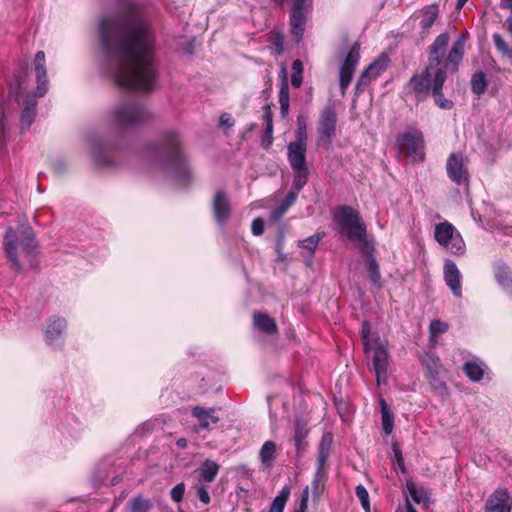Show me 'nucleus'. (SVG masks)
I'll list each match as a JSON object with an SVG mask.
<instances>
[{
  "instance_id": "nucleus-1",
  "label": "nucleus",
  "mask_w": 512,
  "mask_h": 512,
  "mask_svg": "<svg viewBox=\"0 0 512 512\" xmlns=\"http://www.w3.org/2000/svg\"><path fill=\"white\" fill-rule=\"evenodd\" d=\"M101 70L121 88L151 90L157 78L155 32L145 11L105 15L99 24Z\"/></svg>"
},
{
  "instance_id": "nucleus-2",
  "label": "nucleus",
  "mask_w": 512,
  "mask_h": 512,
  "mask_svg": "<svg viewBox=\"0 0 512 512\" xmlns=\"http://www.w3.org/2000/svg\"><path fill=\"white\" fill-rule=\"evenodd\" d=\"M449 42V35L442 33L434 40L430 46L429 64L420 74L414 75L409 83L408 88L418 97H426L433 92L434 76L437 71H443L440 67L442 64L451 72L458 69L462 61L465 47V38L459 37L452 45L447 57L443 59Z\"/></svg>"
},
{
  "instance_id": "nucleus-3",
  "label": "nucleus",
  "mask_w": 512,
  "mask_h": 512,
  "mask_svg": "<svg viewBox=\"0 0 512 512\" xmlns=\"http://www.w3.org/2000/svg\"><path fill=\"white\" fill-rule=\"evenodd\" d=\"M155 154L157 166L169 177L180 185L190 183L192 172L180 150V139L177 133L173 131L165 133Z\"/></svg>"
},
{
  "instance_id": "nucleus-4",
  "label": "nucleus",
  "mask_w": 512,
  "mask_h": 512,
  "mask_svg": "<svg viewBox=\"0 0 512 512\" xmlns=\"http://www.w3.org/2000/svg\"><path fill=\"white\" fill-rule=\"evenodd\" d=\"M108 117L118 128L128 129L147 122L150 113L143 103L133 99H122L111 107Z\"/></svg>"
},
{
  "instance_id": "nucleus-5",
  "label": "nucleus",
  "mask_w": 512,
  "mask_h": 512,
  "mask_svg": "<svg viewBox=\"0 0 512 512\" xmlns=\"http://www.w3.org/2000/svg\"><path fill=\"white\" fill-rule=\"evenodd\" d=\"M334 218L349 241L358 242L362 249H374V242L368 239L366 226L357 210L349 206H341Z\"/></svg>"
},
{
  "instance_id": "nucleus-6",
  "label": "nucleus",
  "mask_w": 512,
  "mask_h": 512,
  "mask_svg": "<svg viewBox=\"0 0 512 512\" xmlns=\"http://www.w3.org/2000/svg\"><path fill=\"white\" fill-rule=\"evenodd\" d=\"M434 238L439 245L455 256H463L466 252V245L460 232L448 221L435 225Z\"/></svg>"
},
{
  "instance_id": "nucleus-7",
  "label": "nucleus",
  "mask_w": 512,
  "mask_h": 512,
  "mask_svg": "<svg viewBox=\"0 0 512 512\" xmlns=\"http://www.w3.org/2000/svg\"><path fill=\"white\" fill-rule=\"evenodd\" d=\"M400 153L411 158L413 161L424 159L423 134L418 130L404 132L397 141Z\"/></svg>"
},
{
  "instance_id": "nucleus-8",
  "label": "nucleus",
  "mask_w": 512,
  "mask_h": 512,
  "mask_svg": "<svg viewBox=\"0 0 512 512\" xmlns=\"http://www.w3.org/2000/svg\"><path fill=\"white\" fill-rule=\"evenodd\" d=\"M66 330L67 321L65 318L55 315L49 317L43 327V335L46 344L54 349L63 348Z\"/></svg>"
},
{
  "instance_id": "nucleus-9",
  "label": "nucleus",
  "mask_w": 512,
  "mask_h": 512,
  "mask_svg": "<svg viewBox=\"0 0 512 512\" xmlns=\"http://www.w3.org/2000/svg\"><path fill=\"white\" fill-rule=\"evenodd\" d=\"M360 60V46L358 43H355L344 60L341 63L339 70V85L342 94H345L347 88L349 87L356 67L359 64Z\"/></svg>"
},
{
  "instance_id": "nucleus-10",
  "label": "nucleus",
  "mask_w": 512,
  "mask_h": 512,
  "mask_svg": "<svg viewBox=\"0 0 512 512\" xmlns=\"http://www.w3.org/2000/svg\"><path fill=\"white\" fill-rule=\"evenodd\" d=\"M368 352L373 353V368L376 374L377 384L385 383L389 367V354L386 346L379 337H376L373 338L372 349Z\"/></svg>"
},
{
  "instance_id": "nucleus-11",
  "label": "nucleus",
  "mask_w": 512,
  "mask_h": 512,
  "mask_svg": "<svg viewBox=\"0 0 512 512\" xmlns=\"http://www.w3.org/2000/svg\"><path fill=\"white\" fill-rule=\"evenodd\" d=\"M446 172L449 179L457 184H467L469 172L463 155L459 152L451 153L446 161Z\"/></svg>"
},
{
  "instance_id": "nucleus-12",
  "label": "nucleus",
  "mask_w": 512,
  "mask_h": 512,
  "mask_svg": "<svg viewBox=\"0 0 512 512\" xmlns=\"http://www.w3.org/2000/svg\"><path fill=\"white\" fill-rule=\"evenodd\" d=\"M389 59L386 55H380L359 76L356 90L362 91L371 81L377 79L388 68Z\"/></svg>"
},
{
  "instance_id": "nucleus-13",
  "label": "nucleus",
  "mask_w": 512,
  "mask_h": 512,
  "mask_svg": "<svg viewBox=\"0 0 512 512\" xmlns=\"http://www.w3.org/2000/svg\"><path fill=\"white\" fill-rule=\"evenodd\" d=\"M337 116L334 108H325L319 118L318 143H330L336 132Z\"/></svg>"
},
{
  "instance_id": "nucleus-14",
  "label": "nucleus",
  "mask_w": 512,
  "mask_h": 512,
  "mask_svg": "<svg viewBox=\"0 0 512 512\" xmlns=\"http://www.w3.org/2000/svg\"><path fill=\"white\" fill-rule=\"evenodd\" d=\"M443 277L452 294L457 298L462 297V275L457 265L450 259L444 260Z\"/></svg>"
},
{
  "instance_id": "nucleus-15",
  "label": "nucleus",
  "mask_w": 512,
  "mask_h": 512,
  "mask_svg": "<svg viewBox=\"0 0 512 512\" xmlns=\"http://www.w3.org/2000/svg\"><path fill=\"white\" fill-rule=\"evenodd\" d=\"M512 497L505 489H496L485 503V512H511Z\"/></svg>"
},
{
  "instance_id": "nucleus-16",
  "label": "nucleus",
  "mask_w": 512,
  "mask_h": 512,
  "mask_svg": "<svg viewBox=\"0 0 512 512\" xmlns=\"http://www.w3.org/2000/svg\"><path fill=\"white\" fill-rule=\"evenodd\" d=\"M37 87L35 96L43 97L48 91L46 59L43 51H38L34 58Z\"/></svg>"
},
{
  "instance_id": "nucleus-17",
  "label": "nucleus",
  "mask_w": 512,
  "mask_h": 512,
  "mask_svg": "<svg viewBox=\"0 0 512 512\" xmlns=\"http://www.w3.org/2000/svg\"><path fill=\"white\" fill-rule=\"evenodd\" d=\"M332 441H333V436L331 433H324L322 435V438H321L319 446H318L317 471H316V478L314 481L316 485L318 483L319 478L322 477V475L324 473L325 465H326L327 459L330 455Z\"/></svg>"
},
{
  "instance_id": "nucleus-18",
  "label": "nucleus",
  "mask_w": 512,
  "mask_h": 512,
  "mask_svg": "<svg viewBox=\"0 0 512 512\" xmlns=\"http://www.w3.org/2000/svg\"><path fill=\"white\" fill-rule=\"evenodd\" d=\"M307 143L291 142L287 146V158L292 170L307 167L306 165Z\"/></svg>"
},
{
  "instance_id": "nucleus-19",
  "label": "nucleus",
  "mask_w": 512,
  "mask_h": 512,
  "mask_svg": "<svg viewBox=\"0 0 512 512\" xmlns=\"http://www.w3.org/2000/svg\"><path fill=\"white\" fill-rule=\"evenodd\" d=\"M4 247L11 267L16 271H21L22 266L17 257L18 238L12 228H8L5 233Z\"/></svg>"
},
{
  "instance_id": "nucleus-20",
  "label": "nucleus",
  "mask_w": 512,
  "mask_h": 512,
  "mask_svg": "<svg viewBox=\"0 0 512 512\" xmlns=\"http://www.w3.org/2000/svg\"><path fill=\"white\" fill-rule=\"evenodd\" d=\"M230 203L223 191H217L213 199V212L216 221L223 224L230 215Z\"/></svg>"
},
{
  "instance_id": "nucleus-21",
  "label": "nucleus",
  "mask_w": 512,
  "mask_h": 512,
  "mask_svg": "<svg viewBox=\"0 0 512 512\" xmlns=\"http://www.w3.org/2000/svg\"><path fill=\"white\" fill-rule=\"evenodd\" d=\"M191 413L192 416L197 419L199 429H210L212 425H215L219 421V416L216 415L214 408L205 409L196 406L192 409Z\"/></svg>"
},
{
  "instance_id": "nucleus-22",
  "label": "nucleus",
  "mask_w": 512,
  "mask_h": 512,
  "mask_svg": "<svg viewBox=\"0 0 512 512\" xmlns=\"http://www.w3.org/2000/svg\"><path fill=\"white\" fill-rule=\"evenodd\" d=\"M493 269L497 283L502 287L506 294L512 296V273L509 267L500 261L494 265Z\"/></svg>"
},
{
  "instance_id": "nucleus-23",
  "label": "nucleus",
  "mask_w": 512,
  "mask_h": 512,
  "mask_svg": "<svg viewBox=\"0 0 512 512\" xmlns=\"http://www.w3.org/2000/svg\"><path fill=\"white\" fill-rule=\"evenodd\" d=\"M446 80V74L444 71H437L434 76V85L432 95L434 97L435 103L442 109H451L453 107V103L450 100L444 98L442 93V87Z\"/></svg>"
},
{
  "instance_id": "nucleus-24",
  "label": "nucleus",
  "mask_w": 512,
  "mask_h": 512,
  "mask_svg": "<svg viewBox=\"0 0 512 512\" xmlns=\"http://www.w3.org/2000/svg\"><path fill=\"white\" fill-rule=\"evenodd\" d=\"M364 253V260L367 266V272L370 281L376 288L381 287V273L377 260L373 256L374 249H362Z\"/></svg>"
},
{
  "instance_id": "nucleus-25",
  "label": "nucleus",
  "mask_w": 512,
  "mask_h": 512,
  "mask_svg": "<svg viewBox=\"0 0 512 512\" xmlns=\"http://www.w3.org/2000/svg\"><path fill=\"white\" fill-rule=\"evenodd\" d=\"M36 116V100L32 96H27L24 102V108L20 117V128L26 131L34 122Z\"/></svg>"
},
{
  "instance_id": "nucleus-26",
  "label": "nucleus",
  "mask_w": 512,
  "mask_h": 512,
  "mask_svg": "<svg viewBox=\"0 0 512 512\" xmlns=\"http://www.w3.org/2000/svg\"><path fill=\"white\" fill-rule=\"evenodd\" d=\"M282 79L279 91V104L282 116H286L290 107L289 84L285 67L282 68Z\"/></svg>"
},
{
  "instance_id": "nucleus-27",
  "label": "nucleus",
  "mask_w": 512,
  "mask_h": 512,
  "mask_svg": "<svg viewBox=\"0 0 512 512\" xmlns=\"http://www.w3.org/2000/svg\"><path fill=\"white\" fill-rule=\"evenodd\" d=\"M439 16V9L436 5H429L424 7L420 11L419 17L420 20V27L423 31L427 32L435 23Z\"/></svg>"
},
{
  "instance_id": "nucleus-28",
  "label": "nucleus",
  "mask_w": 512,
  "mask_h": 512,
  "mask_svg": "<svg viewBox=\"0 0 512 512\" xmlns=\"http://www.w3.org/2000/svg\"><path fill=\"white\" fill-rule=\"evenodd\" d=\"M254 326L266 334L277 332V325L273 318L265 313H255L253 317Z\"/></svg>"
},
{
  "instance_id": "nucleus-29",
  "label": "nucleus",
  "mask_w": 512,
  "mask_h": 512,
  "mask_svg": "<svg viewBox=\"0 0 512 512\" xmlns=\"http://www.w3.org/2000/svg\"><path fill=\"white\" fill-rule=\"evenodd\" d=\"M296 199L297 191H290L284 200L271 211L270 218L274 221L280 220L287 210L295 203Z\"/></svg>"
},
{
  "instance_id": "nucleus-30",
  "label": "nucleus",
  "mask_w": 512,
  "mask_h": 512,
  "mask_svg": "<svg viewBox=\"0 0 512 512\" xmlns=\"http://www.w3.org/2000/svg\"><path fill=\"white\" fill-rule=\"evenodd\" d=\"M276 457V444L273 441H266L259 451V459L264 468H270Z\"/></svg>"
},
{
  "instance_id": "nucleus-31",
  "label": "nucleus",
  "mask_w": 512,
  "mask_h": 512,
  "mask_svg": "<svg viewBox=\"0 0 512 512\" xmlns=\"http://www.w3.org/2000/svg\"><path fill=\"white\" fill-rule=\"evenodd\" d=\"M464 372L467 377L474 382H478L483 378L484 365L481 361L470 360L464 364Z\"/></svg>"
},
{
  "instance_id": "nucleus-32",
  "label": "nucleus",
  "mask_w": 512,
  "mask_h": 512,
  "mask_svg": "<svg viewBox=\"0 0 512 512\" xmlns=\"http://www.w3.org/2000/svg\"><path fill=\"white\" fill-rule=\"evenodd\" d=\"M218 471L219 465L216 462L212 460H205L199 468L200 478L201 480L210 483L215 479Z\"/></svg>"
},
{
  "instance_id": "nucleus-33",
  "label": "nucleus",
  "mask_w": 512,
  "mask_h": 512,
  "mask_svg": "<svg viewBox=\"0 0 512 512\" xmlns=\"http://www.w3.org/2000/svg\"><path fill=\"white\" fill-rule=\"evenodd\" d=\"M20 244L28 256H32L37 253L38 245L30 228H27L22 232Z\"/></svg>"
},
{
  "instance_id": "nucleus-34",
  "label": "nucleus",
  "mask_w": 512,
  "mask_h": 512,
  "mask_svg": "<svg viewBox=\"0 0 512 512\" xmlns=\"http://www.w3.org/2000/svg\"><path fill=\"white\" fill-rule=\"evenodd\" d=\"M421 362L426 368L427 377L434 379L439 372V359L432 353H425L421 357Z\"/></svg>"
},
{
  "instance_id": "nucleus-35",
  "label": "nucleus",
  "mask_w": 512,
  "mask_h": 512,
  "mask_svg": "<svg viewBox=\"0 0 512 512\" xmlns=\"http://www.w3.org/2000/svg\"><path fill=\"white\" fill-rule=\"evenodd\" d=\"M151 508V500L141 496L133 497L128 502L129 512H148Z\"/></svg>"
},
{
  "instance_id": "nucleus-36",
  "label": "nucleus",
  "mask_w": 512,
  "mask_h": 512,
  "mask_svg": "<svg viewBox=\"0 0 512 512\" xmlns=\"http://www.w3.org/2000/svg\"><path fill=\"white\" fill-rule=\"evenodd\" d=\"M294 179H293V190L297 191V194L303 189L308 181L309 171L307 167L296 168L293 170Z\"/></svg>"
},
{
  "instance_id": "nucleus-37",
  "label": "nucleus",
  "mask_w": 512,
  "mask_h": 512,
  "mask_svg": "<svg viewBox=\"0 0 512 512\" xmlns=\"http://www.w3.org/2000/svg\"><path fill=\"white\" fill-rule=\"evenodd\" d=\"M306 424L301 420H297L294 428V444L297 450H300L303 446V441L307 436Z\"/></svg>"
},
{
  "instance_id": "nucleus-38",
  "label": "nucleus",
  "mask_w": 512,
  "mask_h": 512,
  "mask_svg": "<svg viewBox=\"0 0 512 512\" xmlns=\"http://www.w3.org/2000/svg\"><path fill=\"white\" fill-rule=\"evenodd\" d=\"M303 63L301 60H294L292 63L291 85L299 88L303 82Z\"/></svg>"
},
{
  "instance_id": "nucleus-39",
  "label": "nucleus",
  "mask_w": 512,
  "mask_h": 512,
  "mask_svg": "<svg viewBox=\"0 0 512 512\" xmlns=\"http://www.w3.org/2000/svg\"><path fill=\"white\" fill-rule=\"evenodd\" d=\"M487 86L486 77L483 72L475 73L471 79V89L473 93L481 95Z\"/></svg>"
},
{
  "instance_id": "nucleus-40",
  "label": "nucleus",
  "mask_w": 512,
  "mask_h": 512,
  "mask_svg": "<svg viewBox=\"0 0 512 512\" xmlns=\"http://www.w3.org/2000/svg\"><path fill=\"white\" fill-rule=\"evenodd\" d=\"M361 334H362L364 349H365V351H369L370 349H372L373 338H376L378 336L371 332V326L368 322H363Z\"/></svg>"
},
{
  "instance_id": "nucleus-41",
  "label": "nucleus",
  "mask_w": 512,
  "mask_h": 512,
  "mask_svg": "<svg viewBox=\"0 0 512 512\" xmlns=\"http://www.w3.org/2000/svg\"><path fill=\"white\" fill-rule=\"evenodd\" d=\"M321 238H322V235L314 234L304 240L299 241V246L304 249H307L310 253V256H312L313 253L315 252Z\"/></svg>"
},
{
  "instance_id": "nucleus-42",
  "label": "nucleus",
  "mask_w": 512,
  "mask_h": 512,
  "mask_svg": "<svg viewBox=\"0 0 512 512\" xmlns=\"http://www.w3.org/2000/svg\"><path fill=\"white\" fill-rule=\"evenodd\" d=\"M355 493L362 505V508L366 512H370L369 494L366 488L362 484H359L356 486Z\"/></svg>"
},
{
  "instance_id": "nucleus-43",
  "label": "nucleus",
  "mask_w": 512,
  "mask_h": 512,
  "mask_svg": "<svg viewBox=\"0 0 512 512\" xmlns=\"http://www.w3.org/2000/svg\"><path fill=\"white\" fill-rule=\"evenodd\" d=\"M493 42L498 49L499 52H501L504 56L512 58V47H509L504 39L499 34L493 35Z\"/></svg>"
},
{
  "instance_id": "nucleus-44",
  "label": "nucleus",
  "mask_w": 512,
  "mask_h": 512,
  "mask_svg": "<svg viewBox=\"0 0 512 512\" xmlns=\"http://www.w3.org/2000/svg\"><path fill=\"white\" fill-rule=\"evenodd\" d=\"M101 143L97 139H91L90 140V152L92 157L94 158L95 162L97 163H103V164H110L106 159H102L100 153H101Z\"/></svg>"
},
{
  "instance_id": "nucleus-45",
  "label": "nucleus",
  "mask_w": 512,
  "mask_h": 512,
  "mask_svg": "<svg viewBox=\"0 0 512 512\" xmlns=\"http://www.w3.org/2000/svg\"><path fill=\"white\" fill-rule=\"evenodd\" d=\"M298 128L295 132V141L297 143H307L306 122L299 117L297 120Z\"/></svg>"
},
{
  "instance_id": "nucleus-46",
  "label": "nucleus",
  "mask_w": 512,
  "mask_h": 512,
  "mask_svg": "<svg viewBox=\"0 0 512 512\" xmlns=\"http://www.w3.org/2000/svg\"><path fill=\"white\" fill-rule=\"evenodd\" d=\"M448 330V324L440 320H433L430 323V335L431 338H435L438 335L445 333Z\"/></svg>"
},
{
  "instance_id": "nucleus-47",
  "label": "nucleus",
  "mask_w": 512,
  "mask_h": 512,
  "mask_svg": "<svg viewBox=\"0 0 512 512\" xmlns=\"http://www.w3.org/2000/svg\"><path fill=\"white\" fill-rule=\"evenodd\" d=\"M407 490L411 496V498L416 502L420 503L425 499V493L423 490L418 489L416 485L412 482L407 483Z\"/></svg>"
},
{
  "instance_id": "nucleus-48",
  "label": "nucleus",
  "mask_w": 512,
  "mask_h": 512,
  "mask_svg": "<svg viewBox=\"0 0 512 512\" xmlns=\"http://www.w3.org/2000/svg\"><path fill=\"white\" fill-rule=\"evenodd\" d=\"M184 493H185V484L179 483L172 488L171 498L173 501L179 503L182 501Z\"/></svg>"
},
{
  "instance_id": "nucleus-49",
  "label": "nucleus",
  "mask_w": 512,
  "mask_h": 512,
  "mask_svg": "<svg viewBox=\"0 0 512 512\" xmlns=\"http://www.w3.org/2000/svg\"><path fill=\"white\" fill-rule=\"evenodd\" d=\"M272 43L275 47V51L278 55L284 53V37L280 34H273Z\"/></svg>"
},
{
  "instance_id": "nucleus-50",
  "label": "nucleus",
  "mask_w": 512,
  "mask_h": 512,
  "mask_svg": "<svg viewBox=\"0 0 512 512\" xmlns=\"http://www.w3.org/2000/svg\"><path fill=\"white\" fill-rule=\"evenodd\" d=\"M51 168L54 173L60 175L67 170V165L63 159H55L51 162Z\"/></svg>"
},
{
  "instance_id": "nucleus-51",
  "label": "nucleus",
  "mask_w": 512,
  "mask_h": 512,
  "mask_svg": "<svg viewBox=\"0 0 512 512\" xmlns=\"http://www.w3.org/2000/svg\"><path fill=\"white\" fill-rule=\"evenodd\" d=\"M252 233L255 236H260L264 232V221L261 218H256L253 220L251 225Z\"/></svg>"
},
{
  "instance_id": "nucleus-52",
  "label": "nucleus",
  "mask_w": 512,
  "mask_h": 512,
  "mask_svg": "<svg viewBox=\"0 0 512 512\" xmlns=\"http://www.w3.org/2000/svg\"><path fill=\"white\" fill-rule=\"evenodd\" d=\"M197 495H198L199 500L203 504L207 505L210 503V495L205 486L200 485L197 487Z\"/></svg>"
},
{
  "instance_id": "nucleus-53",
  "label": "nucleus",
  "mask_w": 512,
  "mask_h": 512,
  "mask_svg": "<svg viewBox=\"0 0 512 512\" xmlns=\"http://www.w3.org/2000/svg\"><path fill=\"white\" fill-rule=\"evenodd\" d=\"M382 426L386 434H390L393 428V417L391 414L382 416Z\"/></svg>"
},
{
  "instance_id": "nucleus-54",
  "label": "nucleus",
  "mask_w": 512,
  "mask_h": 512,
  "mask_svg": "<svg viewBox=\"0 0 512 512\" xmlns=\"http://www.w3.org/2000/svg\"><path fill=\"white\" fill-rule=\"evenodd\" d=\"M219 123L223 127L231 128L234 125V120L229 113H223L220 116Z\"/></svg>"
},
{
  "instance_id": "nucleus-55",
  "label": "nucleus",
  "mask_w": 512,
  "mask_h": 512,
  "mask_svg": "<svg viewBox=\"0 0 512 512\" xmlns=\"http://www.w3.org/2000/svg\"><path fill=\"white\" fill-rule=\"evenodd\" d=\"M7 131V120L4 115L0 117V146L2 145V140L5 137Z\"/></svg>"
},
{
  "instance_id": "nucleus-56",
  "label": "nucleus",
  "mask_w": 512,
  "mask_h": 512,
  "mask_svg": "<svg viewBox=\"0 0 512 512\" xmlns=\"http://www.w3.org/2000/svg\"><path fill=\"white\" fill-rule=\"evenodd\" d=\"M263 122L265 126L268 124H273L272 113L269 108H267L263 114Z\"/></svg>"
},
{
  "instance_id": "nucleus-57",
  "label": "nucleus",
  "mask_w": 512,
  "mask_h": 512,
  "mask_svg": "<svg viewBox=\"0 0 512 512\" xmlns=\"http://www.w3.org/2000/svg\"><path fill=\"white\" fill-rule=\"evenodd\" d=\"M272 135H273V124H268L265 126V138L268 139V145L272 143Z\"/></svg>"
},
{
  "instance_id": "nucleus-58",
  "label": "nucleus",
  "mask_w": 512,
  "mask_h": 512,
  "mask_svg": "<svg viewBox=\"0 0 512 512\" xmlns=\"http://www.w3.org/2000/svg\"><path fill=\"white\" fill-rule=\"evenodd\" d=\"M380 406H381V414H382V416L390 414L388 406H387V403L385 402L384 399L380 400Z\"/></svg>"
},
{
  "instance_id": "nucleus-59",
  "label": "nucleus",
  "mask_w": 512,
  "mask_h": 512,
  "mask_svg": "<svg viewBox=\"0 0 512 512\" xmlns=\"http://www.w3.org/2000/svg\"><path fill=\"white\" fill-rule=\"evenodd\" d=\"M394 452H395V457H396V459H397L398 465H399L400 467H402V466H403V458H402V453H401V451H400V450H398V449H395V450H394Z\"/></svg>"
},
{
  "instance_id": "nucleus-60",
  "label": "nucleus",
  "mask_w": 512,
  "mask_h": 512,
  "mask_svg": "<svg viewBox=\"0 0 512 512\" xmlns=\"http://www.w3.org/2000/svg\"><path fill=\"white\" fill-rule=\"evenodd\" d=\"M19 86H16V87H11L10 88V96L11 97H15L17 100H18V97H19Z\"/></svg>"
},
{
  "instance_id": "nucleus-61",
  "label": "nucleus",
  "mask_w": 512,
  "mask_h": 512,
  "mask_svg": "<svg viewBox=\"0 0 512 512\" xmlns=\"http://www.w3.org/2000/svg\"><path fill=\"white\" fill-rule=\"evenodd\" d=\"M501 7L512 10V0H501Z\"/></svg>"
},
{
  "instance_id": "nucleus-62",
  "label": "nucleus",
  "mask_w": 512,
  "mask_h": 512,
  "mask_svg": "<svg viewBox=\"0 0 512 512\" xmlns=\"http://www.w3.org/2000/svg\"><path fill=\"white\" fill-rule=\"evenodd\" d=\"M505 26L507 28V30L510 32V34L512 35V16L509 17L506 21H505Z\"/></svg>"
},
{
  "instance_id": "nucleus-63",
  "label": "nucleus",
  "mask_w": 512,
  "mask_h": 512,
  "mask_svg": "<svg viewBox=\"0 0 512 512\" xmlns=\"http://www.w3.org/2000/svg\"><path fill=\"white\" fill-rule=\"evenodd\" d=\"M177 445L181 448H185L187 446V441L184 438L177 440Z\"/></svg>"
},
{
  "instance_id": "nucleus-64",
  "label": "nucleus",
  "mask_w": 512,
  "mask_h": 512,
  "mask_svg": "<svg viewBox=\"0 0 512 512\" xmlns=\"http://www.w3.org/2000/svg\"><path fill=\"white\" fill-rule=\"evenodd\" d=\"M307 508V497H303L301 500V510L304 511Z\"/></svg>"
}]
</instances>
